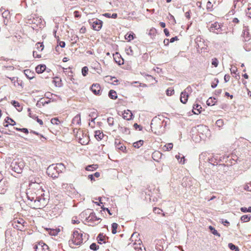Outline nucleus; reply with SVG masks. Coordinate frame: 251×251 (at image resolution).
Segmentation results:
<instances>
[{
	"label": "nucleus",
	"mask_w": 251,
	"mask_h": 251,
	"mask_svg": "<svg viewBox=\"0 0 251 251\" xmlns=\"http://www.w3.org/2000/svg\"><path fill=\"white\" fill-rule=\"evenodd\" d=\"M79 230L74 231L73 237L69 241V246L72 248H75L73 245L79 246L83 243L84 240H87L88 238V234L84 233L83 235L82 231L80 229Z\"/></svg>",
	"instance_id": "2"
},
{
	"label": "nucleus",
	"mask_w": 251,
	"mask_h": 251,
	"mask_svg": "<svg viewBox=\"0 0 251 251\" xmlns=\"http://www.w3.org/2000/svg\"><path fill=\"white\" fill-rule=\"evenodd\" d=\"M228 247L232 251L235 250V251H239L238 248L232 243H229L228 244Z\"/></svg>",
	"instance_id": "34"
},
{
	"label": "nucleus",
	"mask_w": 251,
	"mask_h": 251,
	"mask_svg": "<svg viewBox=\"0 0 251 251\" xmlns=\"http://www.w3.org/2000/svg\"><path fill=\"white\" fill-rule=\"evenodd\" d=\"M185 16L188 19L190 18V11H188L185 13Z\"/></svg>",
	"instance_id": "64"
},
{
	"label": "nucleus",
	"mask_w": 251,
	"mask_h": 251,
	"mask_svg": "<svg viewBox=\"0 0 251 251\" xmlns=\"http://www.w3.org/2000/svg\"><path fill=\"white\" fill-rule=\"evenodd\" d=\"M126 39L130 41L133 39V35L129 34L128 36L127 35H126Z\"/></svg>",
	"instance_id": "55"
},
{
	"label": "nucleus",
	"mask_w": 251,
	"mask_h": 251,
	"mask_svg": "<svg viewBox=\"0 0 251 251\" xmlns=\"http://www.w3.org/2000/svg\"><path fill=\"white\" fill-rule=\"evenodd\" d=\"M222 223L225 226H228L229 224V222H228L226 220L222 219Z\"/></svg>",
	"instance_id": "61"
},
{
	"label": "nucleus",
	"mask_w": 251,
	"mask_h": 251,
	"mask_svg": "<svg viewBox=\"0 0 251 251\" xmlns=\"http://www.w3.org/2000/svg\"><path fill=\"white\" fill-rule=\"evenodd\" d=\"M213 5L210 1H208L206 4V8L207 10H211Z\"/></svg>",
	"instance_id": "48"
},
{
	"label": "nucleus",
	"mask_w": 251,
	"mask_h": 251,
	"mask_svg": "<svg viewBox=\"0 0 251 251\" xmlns=\"http://www.w3.org/2000/svg\"><path fill=\"white\" fill-rule=\"evenodd\" d=\"M192 91V88L189 86L181 93L180 100L182 103L185 104L187 102L189 97V93H191Z\"/></svg>",
	"instance_id": "6"
},
{
	"label": "nucleus",
	"mask_w": 251,
	"mask_h": 251,
	"mask_svg": "<svg viewBox=\"0 0 251 251\" xmlns=\"http://www.w3.org/2000/svg\"><path fill=\"white\" fill-rule=\"evenodd\" d=\"M201 107L198 104H195L193 106V112L195 114H199L200 113V109H201Z\"/></svg>",
	"instance_id": "22"
},
{
	"label": "nucleus",
	"mask_w": 251,
	"mask_h": 251,
	"mask_svg": "<svg viewBox=\"0 0 251 251\" xmlns=\"http://www.w3.org/2000/svg\"><path fill=\"white\" fill-rule=\"evenodd\" d=\"M11 104L16 108V109L20 112L22 110L23 107L20 105V103L15 100H12L11 101Z\"/></svg>",
	"instance_id": "20"
},
{
	"label": "nucleus",
	"mask_w": 251,
	"mask_h": 251,
	"mask_svg": "<svg viewBox=\"0 0 251 251\" xmlns=\"http://www.w3.org/2000/svg\"><path fill=\"white\" fill-rule=\"evenodd\" d=\"M46 66L45 65H39L36 67L35 70L38 74H41L46 70Z\"/></svg>",
	"instance_id": "19"
},
{
	"label": "nucleus",
	"mask_w": 251,
	"mask_h": 251,
	"mask_svg": "<svg viewBox=\"0 0 251 251\" xmlns=\"http://www.w3.org/2000/svg\"><path fill=\"white\" fill-rule=\"evenodd\" d=\"M158 155L161 156V153L158 151H155L152 153L153 158L154 157H157Z\"/></svg>",
	"instance_id": "62"
},
{
	"label": "nucleus",
	"mask_w": 251,
	"mask_h": 251,
	"mask_svg": "<svg viewBox=\"0 0 251 251\" xmlns=\"http://www.w3.org/2000/svg\"><path fill=\"white\" fill-rule=\"evenodd\" d=\"M118 226V225L117 223H114L112 224V233L113 234H116L117 233V228Z\"/></svg>",
	"instance_id": "33"
},
{
	"label": "nucleus",
	"mask_w": 251,
	"mask_h": 251,
	"mask_svg": "<svg viewBox=\"0 0 251 251\" xmlns=\"http://www.w3.org/2000/svg\"><path fill=\"white\" fill-rule=\"evenodd\" d=\"M209 30L210 32L216 34L221 33L222 31L220 25L217 22L212 24L209 28Z\"/></svg>",
	"instance_id": "9"
},
{
	"label": "nucleus",
	"mask_w": 251,
	"mask_h": 251,
	"mask_svg": "<svg viewBox=\"0 0 251 251\" xmlns=\"http://www.w3.org/2000/svg\"><path fill=\"white\" fill-rule=\"evenodd\" d=\"M247 14L248 15V16L251 18V7L248 8V11L247 12Z\"/></svg>",
	"instance_id": "60"
},
{
	"label": "nucleus",
	"mask_w": 251,
	"mask_h": 251,
	"mask_svg": "<svg viewBox=\"0 0 251 251\" xmlns=\"http://www.w3.org/2000/svg\"><path fill=\"white\" fill-rule=\"evenodd\" d=\"M98 167V165L96 164H93L91 165H89L86 168V170L88 171H93L94 170H96Z\"/></svg>",
	"instance_id": "29"
},
{
	"label": "nucleus",
	"mask_w": 251,
	"mask_h": 251,
	"mask_svg": "<svg viewBox=\"0 0 251 251\" xmlns=\"http://www.w3.org/2000/svg\"><path fill=\"white\" fill-rule=\"evenodd\" d=\"M216 125L219 127H222L224 125L223 120L222 119L218 120L216 122Z\"/></svg>",
	"instance_id": "43"
},
{
	"label": "nucleus",
	"mask_w": 251,
	"mask_h": 251,
	"mask_svg": "<svg viewBox=\"0 0 251 251\" xmlns=\"http://www.w3.org/2000/svg\"><path fill=\"white\" fill-rule=\"evenodd\" d=\"M108 96L110 98L113 100H115L117 98V95L116 91L113 90H110L108 93Z\"/></svg>",
	"instance_id": "23"
},
{
	"label": "nucleus",
	"mask_w": 251,
	"mask_h": 251,
	"mask_svg": "<svg viewBox=\"0 0 251 251\" xmlns=\"http://www.w3.org/2000/svg\"><path fill=\"white\" fill-rule=\"evenodd\" d=\"M230 79V76L229 75H226L224 76V80L226 82H228Z\"/></svg>",
	"instance_id": "56"
},
{
	"label": "nucleus",
	"mask_w": 251,
	"mask_h": 251,
	"mask_svg": "<svg viewBox=\"0 0 251 251\" xmlns=\"http://www.w3.org/2000/svg\"><path fill=\"white\" fill-rule=\"evenodd\" d=\"M164 147L166 148L167 150L169 151L171 150L173 147V145L172 143H169L166 144Z\"/></svg>",
	"instance_id": "49"
},
{
	"label": "nucleus",
	"mask_w": 251,
	"mask_h": 251,
	"mask_svg": "<svg viewBox=\"0 0 251 251\" xmlns=\"http://www.w3.org/2000/svg\"><path fill=\"white\" fill-rule=\"evenodd\" d=\"M155 33V29L154 28L151 29L149 33V34L151 36L154 35Z\"/></svg>",
	"instance_id": "57"
},
{
	"label": "nucleus",
	"mask_w": 251,
	"mask_h": 251,
	"mask_svg": "<svg viewBox=\"0 0 251 251\" xmlns=\"http://www.w3.org/2000/svg\"><path fill=\"white\" fill-rule=\"evenodd\" d=\"M209 229H210V231L212 233V234H214V235H216L219 237L220 236V234L218 232V231L213 226H209Z\"/></svg>",
	"instance_id": "31"
},
{
	"label": "nucleus",
	"mask_w": 251,
	"mask_h": 251,
	"mask_svg": "<svg viewBox=\"0 0 251 251\" xmlns=\"http://www.w3.org/2000/svg\"><path fill=\"white\" fill-rule=\"evenodd\" d=\"M26 196L28 200L33 202V205L35 209H41L47 204L48 198H45L44 194L38 193V191L28 189Z\"/></svg>",
	"instance_id": "1"
},
{
	"label": "nucleus",
	"mask_w": 251,
	"mask_h": 251,
	"mask_svg": "<svg viewBox=\"0 0 251 251\" xmlns=\"http://www.w3.org/2000/svg\"><path fill=\"white\" fill-rule=\"evenodd\" d=\"M74 16L75 18H79L80 17V15L79 14V12L78 11H75L74 12Z\"/></svg>",
	"instance_id": "58"
},
{
	"label": "nucleus",
	"mask_w": 251,
	"mask_h": 251,
	"mask_svg": "<svg viewBox=\"0 0 251 251\" xmlns=\"http://www.w3.org/2000/svg\"><path fill=\"white\" fill-rule=\"evenodd\" d=\"M51 122L53 124L57 125L58 124V122H59V120L57 118H53L51 120Z\"/></svg>",
	"instance_id": "52"
},
{
	"label": "nucleus",
	"mask_w": 251,
	"mask_h": 251,
	"mask_svg": "<svg viewBox=\"0 0 251 251\" xmlns=\"http://www.w3.org/2000/svg\"><path fill=\"white\" fill-rule=\"evenodd\" d=\"M97 240L99 244H101L102 242L105 243V237L102 234H100L98 235Z\"/></svg>",
	"instance_id": "26"
},
{
	"label": "nucleus",
	"mask_w": 251,
	"mask_h": 251,
	"mask_svg": "<svg viewBox=\"0 0 251 251\" xmlns=\"http://www.w3.org/2000/svg\"><path fill=\"white\" fill-rule=\"evenodd\" d=\"M62 186L63 188L66 189L67 190H70V188H72L73 185H72L71 184H63Z\"/></svg>",
	"instance_id": "46"
},
{
	"label": "nucleus",
	"mask_w": 251,
	"mask_h": 251,
	"mask_svg": "<svg viewBox=\"0 0 251 251\" xmlns=\"http://www.w3.org/2000/svg\"><path fill=\"white\" fill-rule=\"evenodd\" d=\"M6 119L8 121V124L11 126H14L16 125V122L11 118L7 117Z\"/></svg>",
	"instance_id": "45"
},
{
	"label": "nucleus",
	"mask_w": 251,
	"mask_h": 251,
	"mask_svg": "<svg viewBox=\"0 0 251 251\" xmlns=\"http://www.w3.org/2000/svg\"><path fill=\"white\" fill-rule=\"evenodd\" d=\"M242 212H251V206L249 207L248 208L245 207H242L240 208Z\"/></svg>",
	"instance_id": "40"
},
{
	"label": "nucleus",
	"mask_w": 251,
	"mask_h": 251,
	"mask_svg": "<svg viewBox=\"0 0 251 251\" xmlns=\"http://www.w3.org/2000/svg\"><path fill=\"white\" fill-rule=\"evenodd\" d=\"M33 56L34 57H36V58H40L41 57V55L38 54L36 51H33Z\"/></svg>",
	"instance_id": "59"
},
{
	"label": "nucleus",
	"mask_w": 251,
	"mask_h": 251,
	"mask_svg": "<svg viewBox=\"0 0 251 251\" xmlns=\"http://www.w3.org/2000/svg\"><path fill=\"white\" fill-rule=\"evenodd\" d=\"M134 248L135 250H137V251H146L145 248L142 249L141 247H140L139 248L135 247Z\"/></svg>",
	"instance_id": "63"
},
{
	"label": "nucleus",
	"mask_w": 251,
	"mask_h": 251,
	"mask_svg": "<svg viewBox=\"0 0 251 251\" xmlns=\"http://www.w3.org/2000/svg\"><path fill=\"white\" fill-rule=\"evenodd\" d=\"M29 184L38 183L40 184L42 182L41 177L35 176H31L29 177Z\"/></svg>",
	"instance_id": "13"
},
{
	"label": "nucleus",
	"mask_w": 251,
	"mask_h": 251,
	"mask_svg": "<svg viewBox=\"0 0 251 251\" xmlns=\"http://www.w3.org/2000/svg\"><path fill=\"white\" fill-rule=\"evenodd\" d=\"M53 82L54 83L56 86L61 87V80L58 77H56L53 80Z\"/></svg>",
	"instance_id": "32"
},
{
	"label": "nucleus",
	"mask_w": 251,
	"mask_h": 251,
	"mask_svg": "<svg viewBox=\"0 0 251 251\" xmlns=\"http://www.w3.org/2000/svg\"><path fill=\"white\" fill-rule=\"evenodd\" d=\"M24 73L26 76L29 79H31L34 77V73L31 72L29 70H25L24 71Z\"/></svg>",
	"instance_id": "21"
},
{
	"label": "nucleus",
	"mask_w": 251,
	"mask_h": 251,
	"mask_svg": "<svg viewBox=\"0 0 251 251\" xmlns=\"http://www.w3.org/2000/svg\"><path fill=\"white\" fill-rule=\"evenodd\" d=\"M211 64L215 67H217L219 64V61L216 58H214L212 59Z\"/></svg>",
	"instance_id": "41"
},
{
	"label": "nucleus",
	"mask_w": 251,
	"mask_h": 251,
	"mask_svg": "<svg viewBox=\"0 0 251 251\" xmlns=\"http://www.w3.org/2000/svg\"><path fill=\"white\" fill-rule=\"evenodd\" d=\"M65 169L64 165L62 163H58L56 165L52 164L47 168V174L52 178L58 177L60 173Z\"/></svg>",
	"instance_id": "3"
},
{
	"label": "nucleus",
	"mask_w": 251,
	"mask_h": 251,
	"mask_svg": "<svg viewBox=\"0 0 251 251\" xmlns=\"http://www.w3.org/2000/svg\"><path fill=\"white\" fill-rule=\"evenodd\" d=\"M133 126L136 129H137L138 128H139V130H142V127L140 125H138L137 123H135L133 125Z\"/></svg>",
	"instance_id": "53"
},
{
	"label": "nucleus",
	"mask_w": 251,
	"mask_h": 251,
	"mask_svg": "<svg viewBox=\"0 0 251 251\" xmlns=\"http://www.w3.org/2000/svg\"><path fill=\"white\" fill-rule=\"evenodd\" d=\"M206 156V153L205 152H203L200 155L199 159L200 160H204Z\"/></svg>",
	"instance_id": "51"
},
{
	"label": "nucleus",
	"mask_w": 251,
	"mask_h": 251,
	"mask_svg": "<svg viewBox=\"0 0 251 251\" xmlns=\"http://www.w3.org/2000/svg\"><path fill=\"white\" fill-rule=\"evenodd\" d=\"M81 123L80 120V115L77 114L75 117L73 119L72 124L74 125L75 126H79Z\"/></svg>",
	"instance_id": "16"
},
{
	"label": "nucleus",
	"mask_w": 251,
	"mask_h": 251,
	"mask_svg": "<svg viewBox=\"0 0 251 251\" xmlns=\"http://www.w3.org/2000/svg\"><path fill=\"white\" fill-rule=\"evenodd\" d=\"M132 113L131 112L127 110V111H125L123 114V117L124 119L126 120H129L132 119Z\"/></svg>",
	"instance_id": "17"
},
{
	"label": "nucleus",
	"mask_w": 251,
	"mask_h": 251,
	"mask_svg": "<svg viewBox=\"0 0 251 251\" xmlns=\"http://www.w3.org/2000/svg\"><path fill=\"white\" fill-rule=\"evenodd\" d=\"M174 93V90L172 89H168L166 90V94L167 96H171Z\"/></svg>",
	"instance_id": "47"
},
{
	"label": "nucleus",
	"mask_w": 251,
	"mask_h": 251,
	"mask_svg": "<svg viewBox=\"0 0 251 251\" xmlns=\"http://www.w3.org/2000/svg\"><path fill=\"white\" fill-rule=\"evenodd\" d=\"M103 16L107 18H111L113 19H116L117 17V13H113L112 14H111L109 13H106L103 14Z\"/></svg>",
	"instance_id": "30"
},
{
	"label": "nucleus",
	"mask_w": 251,
	"mask_h": 251,
	"mask_svg": "<svg viewBox=\"0 0 251 251\" xmlns=\"http://www.w3.org/2000/svg\"><path fill=\"white\" fill-rule=\"evenodd\" d=\"M119 128L121 131L126 134H129L130 133L129 129L127 127H122L119 126Z\"/></svg>",
	"instance_id": "27"
},
{
	"label": "nucleus",
	"mask_w": 251,
	"mask_h": 251,
	"mask_svg": "<svg viewBox=\"0 0 251 251\" xmlns=\"http://www.w3.org/2000/svg\"><path fill=\"white\" fill-rule=\"evenodd\" d=\"M80 222L79 221L77 220V217H74L73 218H72V223L73 224H79Z\"/></svg>",
	"instance_id": "50"
},
{
	"label": "nucleus",
	"mask_w": 251,
	"mask_h": 251,
	"mask_svg": "<svg viewBox=\"0 0 251 251\" xmlns=\"http://www.w3.org/2000/svg\"><path fill=\"white\" fill-rule=\"evenodd\" d=\"M100 218H98L96 214L94 212H91L89 216L86 218V220L88 222H92L95 225H98L100 223Z\"/></svg>",
	"instance_id": "10"
},
{
	"label": "nucleus",
	"mask_w": 251,
	"mask_h": 251,
	"mask_svg": "<svg viewBox=\"0 0 251 251\" xmlns=\"http://www.w3.org/2000/svg\"><path fill=\"white\" fill-rule=\"evenodd\" d=\"M43 185H44V183L43 182H41L40 184H29V189H31L34 191H38V193H42L44 194Z\"/></svg>",
	"instance_id": "8"
},
{
	"label": "nucleus",
	"mask_w": 251,
	"mask_h": 251,
	"mask_svg": "<svg viewBox=\"0 0 251 251\" xmlns=\"http://www.w3.org/2000/svg\"><path fill=\"white\" fill-rule=\"evenodd\" d=\"M99 246L94 243H92L90 246V249L93 251H97L99 249Z\"/></svg>",
	"instance_id": "42"
},
{
	"label": "nucleus",
	"mask_w": 251,
	"mask_h": 251,
	"mask_svg": "<svg viewBox=\"0 0 251 251\" xmlns=\"http://www.w3.org/2000/svg\"><path fill=\"white\" fill-rule=\"evenodd\" d=\"M241 220L243 222H247L250 220V217L247 215H245L241 217Z\"/></svg>",
	"instance_id": "38"
},
{
	"label": "nucleus",
	"mask_w": 251,
	"mask_h": 251,
	"mask_svg": "<svg viewBox=\"0 0 251 251\" xmlns=\"http://www.w3.org/2000/svg\"><path fill=\"white\" fill-rule=\"evenodd\" d=\"M11 166L14 172L17 173H21L25 167V164L22 160L18 159L17 160L13 161L11 163Z\"/></svg>",
	"instance_id": "5"
},
{
	"label": "nucleus",
	"mask_w": 251,
	"mask_h": 251,
	"mask_svg": "<svg viewBox=\"0 0 251 251\" xmlns=\"http://www.w3.org/2000/svg\"><path fill=\"white\" fill-rule=\"evenodd\" d=\"M88 68L86 66H85V67H83L82 68V70H81V72H82V75L84 76H85L87 75V74H88Z\"/></svg>",
	"instance_id": "37"
},
{
	"label": "nucleus",
	"mask_w": 251,
	"mask_h": 251,
	"mask_svg": "<svg viewBox=\"0 0 251 251\" xmlns=\"http://www.w3.org/2000/svg\"><path fill=\"white\" fill-rule=\"evenodd\" d=\"M103 136L104 135L103 133L101 132L100 130H98L95 132V136L98 140H101L103 138Z\"/></svg>",
	"instance_id": "24"
},
{
	"label": "nucleus",
	"mask_w": 251,
	"mask_h": 251,
	"mask_svg": "<svg viewBox=\"0 0 251 251\" xmlns=\"http://www.w3.org/2000/svg\"><path fill=\"white\" fill-rule=\"evenodd\" d=\"M216 99L212 97L209 98L206 101V104L208 106H212L215 104Z\"/></svg>",
	"instance_id": "25"
},
{
	"label": "nucleus",
	"mask_w": 251,
	"mask_h": 251,
	"mask_svg": "<svg viewBox=\"0 0 251 251\" xmlns=\"http://www.w3.org/2000/svg\"><path fill=\"white\" fill-rule=\"evenodd\" d=\"M164 121H161L159 118H154L151 122V127L152 131L156 135H160L164 132L163 127Z\"/></svg>",
	"instance_id": "4"
},
{
	"label": "nucleus",
	"mask_w": 251,
	"mask_h": 251,
	"mask_svg": "<svg viewBox=\"0 0 251 251\" xmlns=\"http://www.w3.org/2000/svg\"><path fill=\"white\" fill-rule=\"evenodd\" d=\"M45 96L46 98L51 100L52 101H56L57 99L61 100L60 97L49 92H46L45 94Z\"/></svg>",
	"instance_id": "15"
},
{
	"label": "nucleus",
	"mask_w": 251,
	"mask_h": 251,
	"mask_svg": "<svg viewBox=\"0 0 251 251\" xmlns=\"http://www.w3.org/2000/svg\"><path fill=\"white\" fill-rule=\"evenodd\" d=\"M115 145L116 148L121 151H123L126 147L122 144L119 140H115Z\"/></svg>",
	"instance_id": "18"
},
{
	"label": "nucleus",
	"mask_w": 251,
	"mask_h": 251,
	"mask_svg": "<svg viewBox=\"0 0 251 251\" xmlns=\"http://www.w3.org/2000/svg\"><path fill=\"white\" fill-rule=\"evenodd\" d=\"M108 125L110 126H113L114 124V120L113 117H109L107 119Z\"/></svg>",
	"instance_id": "35"
},
{
	"label": "nucleus",
	"mask_w": 251,
	"mask_h": 251,
	"mask_svg": "<svg viewBox=\"0 0 251 251\" xmlns=\"http://www.w3.org/2000/svg\"><path fill=\"white\" fill-rule=\"evenodd\" d=\"M126 51L127 54L129 55H133V51L132 50L131 47H129L128 48H126Z\"/></svg>",
	"instance_id": "44"
},
{
	"label": "nucleus",
	"mask_w": 251,
	"mask_h": 251,
	"mask_svg": "<svg viewBox=\"0 0 251 251\" xmlns=\"http://www.w3.org/2000/svg\"><path fill=\"white\" fill-rule=\"evenodd\" d=\"M196 47L201 49L204 48V40L201 37H197L195 39Z\"/></svg>",
	"instance_id": "14"
},
{
	"label": "nucleus",
	"mask_w": 251,
	"mask_h": 251,
	"mask_svg": "<svg viewBox=\"0 0 251 251\" xmlns=\"http://www.w3.org/2000/svg\"><path fill=\"white\" fill-rule=\"evenodd\" d=\"M91 89L95 95H100L101 94V89L99 84H93Z\"/></svg>",
	"instance_id": "12"
},
{
	"label": "nucleus",
	"mask_w": 251,
	"mask_h": 251,
	"mask_svg": "<svg viewBox=\"0 0 251 251\" xmlns=\"http://www.w3.org/2000/svg\"><path fill=\"white\" fill-rule=\"evenodd\" d=\"M144 141L143 140H140L138 141L134 142L133 144V146L134 148H139L143 144Z\"/></svg>",
	"instance_id": "28"
},
{
	"label": "nucleus",
	"mask_w": 251,
	"mask_h": 251,
	"mask_svg": "<svg viewBox=\"0 0 251 251\" xmlns=\"http://www.w3.org/2000/svg\"><path fill=\"white\" fill-rule=\"evenodd\" d=\"M176 158L178 160V161L182 163V164H184V162H185V158H184V156H182V157H180L179 155H176Z\"/></svg>",
	"instance_id": "36"
},
{
	"label": "nucleus",
	"mask_w": 251,
	"mask_h": 251,
	"mask_svg": "<svg viewBox=\"0 0 251 251\" xmlns=\"http://www.w3.org/2000/svg\"><path fill=\"white\" fill-rule=\"evenodd\" d=\"M34 249L36 251H48L49 247L47 245L43 242H39L37 244L34 246Z\"/></svg>",
	"instance_id": "11"
},
{
	"label": "nucleus",
	"mask_w": 251,
	"mask_h": 251,
	"mask_svg": "<svg viewBox=\"0 0 251 251\" xmlns=\"http://www.w3.org/2000/svg\"><path fill=\"white\" fill-rule=\"evenodd\" d=\"M215 80L216 81V83L215 82H212V84H211V87L213 88H215L217 86V84L219 82V80H218V79L217 78H216L215 79Z\"/></svg>",
	"instance_id": "54"
},
{
	"label": "nucleus",
	"mask_w": 251,
	"mask_h": 251,
	"mask_svg": "<svg viewBox=\"0 0 251 251\" xmlns=\"http://www.w3.org/2000/svg\"><path fill=\"white\" fill-rule=\"evenodd\" d=\"M36 49L38 50H40V51L43 50L44 49V47L43 44L41 43H37L36 44Z\"/></svg>",
	"instance_id": "39"
},
{
	"label": "nucleus",
	"mask_w": 251,
	"mask_h": 251,
	"mask_svg": "<svg viewBox=\"0 0 251 251\" xmlns=\"http://www.w3.org/2000/svg\"><path fill=\"white\" fill-rule=\"evenodd\" d=\"M89 23L92 25L93 29L96 31H99L101 29L102 25V22L98 19L90 20Z\"/></svg>",
	"instance_id": "7"
}]
</instances>
